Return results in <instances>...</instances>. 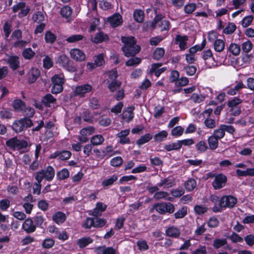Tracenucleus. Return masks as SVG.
Masks as SVG:
<instances>
[{
	"instance_id": "obj_12",
	"label": "nucleus",
	"mask_w": 254,
	"mask_h": 254,
	"mask_svg": "<svg viewBox=\"0 0 254 254\" xmlns=\"http://www.w3.org/2000/svg\"><path fill=\"white\" fill-rule=\"evenodd\" d=\"M70 55L72 59L78 62H82L86 59L85 54L79 49H71L70 51Z\"/></svg>"
},
{
	"instance_id": "obj_21",
	"label": "nucleus",
	"mask_w": 254,
	"mask_h": 254,
	"mask_svg": "<svg viewBox=\"0 0 254 254\" xmlns=\"http://www.w3.org/2000/svg\"><path fill=\"white\" fill-rule=\"evenodd\" d=\"M65 219L66 216L65 214L61 211L56 212L53 216V221L57 224L64 223Z\"/></svg>"
},
{
	"instance_id": "obj_37",
	"label": "nucleus",
	"mask_w": 254,
	"mask_h": 254,
	"mask_svg": "<svg viewBox=\"0 0 254 254\" xmlns=\"http://www.w3.org/2000/svg\"><path fill=\"white\" fill-rule=\"evenodd\" d=\"M236 29V26L233 23H229L223 29V33L225 34H231Z\"/></svg>"
},
{
	"instance_id": "obj_18",
	"label": "nucleus",
	"mask_w": 254,
	"mask_h": 254,
	"mask_svg": "<svg viewBox=\"0 0 254 254\" xmlns=\"http://www.w3.org/2000/svg\"><path fill=\"white\" fill-rule=\"evenodd\" d=\"M175 40L176 44L179 45L181 50H185L187 49V43L188 40L187 36L177 35Z\"/></svg>"
},
{
	"instance_id": "obj_20",
	"label": "nucleus",
	"mask_w": 254,
	"mask_h": 254,
	"mask_svg": "<svg viewBox=\"0 0 254 254\" xmlns=\"http://www.w3.org/2000/svg\"><path fill=\"white\" fill-rule=\"evenodd\" d=\"M161 66V64H152L151 68L150 69V73H154L155 75L157 77L159 76L161 73L165 70V68L164 67L160 68Z\"/></svg>"
},
{
	"instance_id": "obj_45",
	"label": "nucleus",
	"mask_w": 254,
	"mask_h": 254,
	"mask_svg": "<svg viewBox=\"0 0 254 254\" xmlns=\"http://www.w3.org/2000/svg\"><path fill=\"white\" fill-rule=\"evenodd\" d=\"M253 46L252 43L250 41L247 40L242 43V49L244 53H248L252 50Z\"/></svg>"
},
{
	"instance_id": "obj_32",
	"label": "nucleus",
	"mask_w": 254,
	"mask_h": 254,
	"mask_svg": "<svg viewBox=\"0 0 254 254\" xmlns=\"http://www.w3.org/2000/svg\"><path fill=\"white\" fill-rule=\"evenodd\" d=\"M244 87V85L241 82H238L235 86L233 87H231L227 91L228 94L233 95H235L237 93V92L240 90Z\"/></svg>"
},
{
	"instance_id": "obj_60",
	"label": "nucleus",
	"mask_w": 254,
	"mask_h": 254,
	"mask_svg": "<svg viewBox=\"0 0 254 254\" xmlns=\"http://www.w3.org/2000/svg\"><path fill=\"white\" fill-rule=\"evenodd\" d=\"M153 208L155 209L156 211L160 214H164L165 213L164 202L155 204L153 206Z\"/></svg>"
},
{
	"instance_id": "obj_40",
	"label": "nucleus",
	"mask_w": 254,
	"mask_h": 254,
	"mask_svg": "<svg viewBox=\"0 0 254 254\" xmlns=\"http://www.w3.org/2000/svg\"><path fill=\"white\" fill-rule=\"evenodd\" d=\"M84 36L81 34L72 35L67 37L66 41L68 43H75L82 40Z\"/></svg>"
},
{
	"instance_id": "obj_19",
	"label": "nucleus",
	"mask_w": 254,
	"mask_h": 254,
	"mask_svg": "<svg viewBox=\"0 0 254 254\" xmlns=\"http://www.w3.org/2000/svg\"><path fill=\"white\" fill-rule=\"evenodd\" d=\"M175 185V179L171 177L164 178L160 183L158 186L160 187H164V188H169Z\"/></svg>"
},
{
	"instance_id": "obj_61",
	"label": "nucleus",
	"mask_w": 254,
	"mask_h": 254,
	"mask_svg": "<svg viewBox=\"0 0 254 254\" xmlns=\"http://www.w3.org/2000/svg\"><path fill=\"white\" fill-rule=\"evenodd\" d=\"M196 9V4L194 3H190L187 4L184 7L185 12L190 14L193 12Z\"/></svg>"
},
{
	"instance_id": "obj_13",
	"label": "nucleus",
	"mask_w": 254,
	"mask_h": 254,
	"mask_svg": "<svg viewBox=\"0 0 254 254\" xmlns=\"http://www.w3.org/2000/svg\"><path fill=\"white\" fill-rule=\"evenodd\" d=\"M40 74V70L36 67L31 68L27 74V80L29 83L35 82Z\"/></svg>"
},
{
	"instance_id": "obj_34",
	"label": "nucleus",
	"mask_w": 254,
	"mask_h": 254,
	"mask_svg": "<svg viewBox=\"0 0 254 254\" xmlns=\"http://www.w3.org/2000/svg\"><path fill=\"white\" fill-rule=\"evenodd\" d=\"M13 107L16 110H26L25 105L24 102L20 99H16L14 100L12 103Z\"/></svg>"
},
{
	"instance_id": "obj_51",
	"label": "nucleus",
	"mask_w": 254,
	"mask_h": 254,
	"mask_svg": "<svg viewBox=\"0 0 254 254\" xmlns=\"http://www.w3.org/2000/svg\"><path fill=\"white\" fill-rule=\"evenodd\" d=\"M165 50L163 48H158L154 52L153 57L154 59L160 60L164 55Z\"/></svg>"
},
{
	"instance_id": "obj_30",
	"label": "nucleus",
	"mask_w": 254,
	"mask_h": 254,
	"mask_svg": "<svg viewBox=\"0 0 254 254\" xmlns=\"http://www.w3.org/2000/svg\"><path fill=\"white\" fill-rule=\"evenodd\" d=\"M104 141V138L100 134L95 135L91 138V143L93 145H99L102 144Z\"/></svg>"
},
{
	"instance_id": "obj_3",
	"label": "nucleus",
	"mask_w": 254,
	"mask_h": 254,
	"mask_svg": "<svg viewBox=\"0 0 254 254\" xmlns=\"http://www.w3.org/2000/svg\"><path fill=\"white\" fill-rule=\"evenodd\" d=\"M216 59L212 56L210 50L204 51L202 53V58L205 61V64L208 68L213 66H218L223 64L225 61L224 56H218L216 54Z\"/></svg>"
},
{
	"instance_id": "obj_25",
	"label": "nucleus",
	"mask_w": 254,
	"mask_h": 254,
	"mask_svg": "<svg viewBox=\"0 0 254 254\" xmlns=\"http://www.w3.org/2000/svg\"><path fill=\"white\" fill-rule=\"evenodd\" d=\"M93 242V240L89 237H84L78 240L77 244L80 248L86 247Z\"/></svg>"
},
{
	"instance_id": "obj_38",
	"label": "nucleus",
	"mask_w": 254,
	"mask_h": 254,
	"mask_svg": "<svg viewBox=\"0 0 254 254\" xmlns=\"http://www.w3.org/2000/svg\"><path fill=\"white\" fill-rule=\"evenodd\" d=\"M56 39V36L51 31H48L45 33V40L47 43L53 44Z\"/></svg>"
},
{
	"instance_id": "obj_47",
	"label": "nucleus",
	"mask_w": 254,
	"mask_h": 254,
	"mask_svg": "<svg viewBox=\"0 0 254 254\" xmlns=\"http://www.w3.org/2000/svg\"><path fill=\"white\" fill-rule=\"evenodd\" d=\"M118 180V177L116 175H113L110 178L104 180L102 183V186L106 188L108 186H111Z\"/></svg>"
},
{
	"instance_id": "obj_41",
	"label": "nucleus",
	"mask_w": 254,
	"mask_h": 254,
	"mask_svg": "<svg viewBox=\"0 0 254 254\" xmlns=\"http://www.w3.org/2000/svg\"><path fill=\"white\" fill-rule=\"evenodd\" d=\"M43 67L46 69H50L53 65L52 58L49 56H46L43 60Z\"/></svg>"
},
{
	"instance_id": "obj_64",
	"label": "nucleus",
	"mask_w": 254,
	"mask_h": 254,
	"mask_svg": "<svg viewBox=\"0 0 254 254\" xmlns=\"http://www.w3.org/2000/svg\"><path fill=\"white\" fill-rule=\"evenodd\" d=\"M117 250L112 247H103L102 254H116Z\"/></svg>"
},
{
	"instance_id": "obj_10",
	"label": "nucleus",
	"mask_w": 254,
	"mask_h": 254,
	"mask_svg": "<svg viewBox=\"0 0 254 254\" xmlns=\"http://www.w3.org/2000/svg\"><path fill=\"white\" fill-rule=\"evenodd\" d=\"M219 201L220 206H221V207H223L224 208H232L237 203V199L232 195H224Z\"/></svg>"
},
{
	"instance_id": "obj_6",
	"label": "nucleus",
	"mask_w": 254,
	"mask_h": 254,
	"mask_svg": "<svg viewBox=\"0 0 254 254\" xmlns=\"http://www.w3.org/2000/svg\"><path fill=\"white\" fill-rule=\"evenodd\" d=\"M33 125L32 121L28 118H24L15 121L12 127L16 133L20 132L26 128L30 127Z\"/></svg>"
},
{
	"instance_id": "obj_9",
	"label": "nucleus",
	"mask_w": 254,
	"mask_h": 254,
	"mask_svg": "<svg viewBox=\"0 0 254 254\" xmlns=\"http://www.w3.org/2000/svg\"><path fill=\"white\" fill-rule=\"evenodd\" d=\"M161 15H156L153 22L146 23L147 26H151L152 28L155 27L157 25L161 27L162 30H168L170 28V22L167 20H162Z\"/></svg>"
},
{
	"instance_id": "obj_16",
	"label": "nucleus",
	"mask_w": 254,
	"mask_h": 254,
	"mask_svg": "<svg viewBox=\"0 0 254 254\" xmlns=\"http://www.w3.org/2000/svg\"><path fill=\"white\" fill-rule=\"evenodd\" d=\"M109 39L108 36L103 33L99 31L97 33L94 37H91V41L95 43L98 44L103 42H106Z\"/></svg>"
},
{
	"instance_id": "obj_55",
	"label": "nucleus",
	"mask_w": 254,
	"mask_h": 254,
	"mask_svg": "<svg viewBox=\"0 0 254 254\" xmlns=\"http://www.w3.org/2000/svg\"><path fill=\"white\" fill-rule=\"evenodd\" d=\"M167 132L165 130H163L155 134L154 136V139L155 141L160 142L162 141L164 138L167 137Z\"/></svg>"
},
{
	"instance_id": "obj_57",
	"label": "nucleus",
	"mask_w": 254,
	"mask_h": 254,
	"mask_svg": "<svg viewBox=\"0 0 254 254\" xmlns=\"http://www.w3.org/2000/svg\"><path fill=\"white\" fill-rule=\"evenodd\" d=\"M69 173L67 169H64L57 173V177L60 180H65L69 177Z\"/></svg>"
},
{
	"instance_id": "obj_23",
	"label": "nucleus",
	"mask_w": 254,
	"mask_h": 254,
	"mask_svg": "<svg viewBox=\"0 0 254 254\" xmlns=\"http://www.w3.org/2000/svg\"><path fill=\"white\" fill-rule=\"evenodd\" d=\"M98 115V114L97 112H93L92 114L91 112H84L82 118L84 121L92 123L97 120V118H95V116H97Z\"/></svg>"
},
{
	"instance_id": "obj_5",
	"label": "nucleus",
	"mask_w": 254,
	"mask_h": 254,
	"mask_svg": "<svg viewBox=\"0 0 254 254\" xmlns=\"http://www.w3.org/2000/svg\"><path fill=\"white\" fill-rule=\"evenodd\" d=\"M108 79L107 82L108 83V88L111 92H115L117 89H120L121 86V82L116 79L118 77L117 71L116 69L112 70L107 72Z\"/></svg>"
},
{
	"instance_id": "obj_15",
	"label": "nucleus",
	"mask_w": 254,
	"mask_h": 254,
	"mask_svg": "<svg viewBox=\"0 0 254 254\" xmlns=\"http://www.w3.org/2000/svg\"><path fill=\"white\" fill-rule=\"evenodd\" d=\"M108 21L111 26L113 27L120 26L123 22L122 17L119 13H116L109 17Z\"/></svg>"
},
{
	"instance_id": "obj_59",
	"label": "nucleus",
	"mask_w": 254,
	"mask_h": 254,
	"mask_svg": "<svg viewBox=\"0 0 254 254\" xmlns=\"http://www.w3.org/2000/svg\"><path fill=\"white\" fill-rule=\"evenodd\" d=\"M94 62L98 66H101L105 63L104 55L100 54L94 57Z\"/></svg>"
},
{
	"instance_id": "obj_33",
	"label": "nucleus",
	"mask_w": 254,
	"mask_h": 254,
	"mask_svg": "<svg viewBox=\"0 0 254 254\" xmlns=\"http://www.w3.org/2000/svg\"><path fill=\"white\" fill-rule=\"evenodd\" d=\"M242 100L238 98L235 97L228 101L227 105L231 108L232 110L238 108L239 105L242 103Z\"/></svg>"
},
{
	"instance_id": "obj_39",
	"label": "nucleus",
	"mask_w": 254,
	"mask_h": 254,
	"mask_svg": "<svg viewBox=\"0 0 254 254\" xmlns=\"http://www.w3.org/2000/svg\"><path fill=\"white\" fill-rule=\"evenodd\" d=\"M144 12L141 10H135L133 13L135 20L138 22H142L144 19Z\"/></svg>"
},
{
	"instance_id": "obj_46",
	"label": "nucleus",
	"mask_w": 254,
	"mask_h": 254,
	"mask_svg": "<svg viewBox=\"0 0 254 254\" xmlns=\"http://www.w3.org/2000/svg\"><path fill=\"white\" fill-rule=\"evenodd\" d=\"M45 16L41 11H38L35 13L32 16L33 21L37 23H40L44 21Z\"/></svg>"
},
{
	"instance_id": "obj_36",
	"label": "nucleus",
	"mask_w": 254,
	"mask_h": 254,
	"mask_svg": "<svg viewBox=\"0 0 254 254\" xmlns=\"http://www.w3.org/2000/svg\"><path fill=\"white\" fill-rule=\"evenodd\" d=\"M225 97V94L224 93H220L216 96L215 98V100H210L208 104L209 105H213L216 106L218 103L223 101L224 100Z\"/></svg>"
},
{
	"instance_id": "obj_4",
	"label": "nucleus",
	"mask_w": 254,
	"mask_h": 254,
	"mask_svg": "<svg viewBox=\"0 0 254 254\" xmlns=\"http://www.w3.org/2000/svg\"><path fill=\"white\" fill-rule=\"evenodd\" d=\"M218 34L214 31H211L208 33V41L213 43L214 50L219 54L225 49V43L223 39H218Z\"/></svg>"
},
{
	"instance_id": "obj_24",
	"label": "nucleus",
	"mask_w": 254,
	"mask_h": 254,
	"mask_svg": "<svg viewBox=\"0 0 254 254\" xmlns=\"http://www.w3.org/2000/svg\"><path fill=\"white\" fill-rule=\"evenodd\" d=\"M227 244L226 239L216 238L214 240L212 246L215 249H218L225 246Z\"/></svg>"
},
{
	"instance_id": "obj_31",
	"label": "nucleus",
	"mask_w": 254,
	"mask_h": 254,
	"mask_svg": "<svg viewBox=\"0 0 254 254\" xmlns=\"http://www.w3.org/2000/svg\"><path fill=\"white\" fill-rule=\"evenodd\" d=\"M52 82L53 84L63 85L64 83V74L63 73L55 74L52 78Z\"/></svg>"
},
{
	"instance_id": "obj_42",
	"label": "nucleus",
	"mask_w": 254,
	"mask_h": 254,
	"mask_svg": "<svg viewBox=\"0 0 254 254\" xmlns=\"http://www.w3.org/2000/svg\"><path fill=\"white\" fill-rule=\"evenodd\" d=\"M56 99L50 94L45 95L42 99L43 103L48 106H49L51 104L54 103Z\"/></svg>"
},
{
	"instance_id": "obj_49",
	"label": "nucleus",
	"mask_w": 254,
	"mask_h": 254,
	"mask_svg": "<svg viewBox=\"0 0 254 254\" xmlns=\"http://www.w3.org/2000/svg\"><path fill=\"white\" fill-rule=\"evenodd\" d=\"M187 214V207L183 206L176 212L174 215L176 219H180L184 217Z\"/></svg>"
},
{
	"instance_id": "obj_44",
	"label": "nucleus",
	"mask_w": 254,
	"mask_h": 254,
	"mask_svg": "<svg viewBox=\"0 0 254 254\" xmlns=\"http://www.w3.org/2000/svg\"><path fill=\"white\" fill-rule=\"evenodd\" d=\"M72 13V9L70 7L68 6H65L63 7L61 10V14L63 17L66 18H69Z\"/></svg>"
},
{
	"instance_id": "obj_14",
	"label": "nucleus",
	"mask_w": 254,
	"mask_h": 254,
	"mask_svg": "<svg viewBox=\"0 0 254 254\" xmlns=\"http://www.w3.org/2000/svg\"><path fill=\"white\" fill-rule=\"evenodd\" d=\"M22 229L27 233H31L35 231L36 229V225L33 223L31 218L26 219L22 224Z\"/></svg>"
},
{
	"instance_id": "obj_27",
	"label": "nucleus",
	"mask_w": 254,
	"mask_h": 254,
	"mask_svg": "<svg viewBox=\"0 0 254 254\" xmlns=\"http://www.w3.org/2000/svg\"><path fill=\"white\" fill-rule=\"evenodd\" d=\"M229 51L234 56H238L241 51L240 46L235 43H231L230 44L228 48Z\"/></svg>"
},
{
	"instance_id": "obj_11",
	"label": "nucleus",
	"mask_w": 254,
	"mask_h": 254,
	"mask_svg": "<svg viewBox=\"0 0 254 254\" xmlns=\"http://www.w3.org/2000/svg\"><path fill=\"white\" fill-rule=\"evenodd\" d=\"M92 90V86L89 84H84L75 87L73 93L74 95L78 96L80 97H83L86 94L89 93Z\"/></svg>"
},
{
	"instance_id": "obj_52",
	"label": "nucleus",
	"mask_w": 254,
	"mask_h": 254,
	"mask_svg": "<svg viewBox=\"0 0 254 254\" xmlns=\"http://www.w3.org/2000/svg\"><path fill=\"white\" fill-rule=\"evenodd\" d=\"M35 55V52L31 48L25 49L22 52V56L25 59H31Z\"/></svg>"
},
{
	"instance_id": "obj_35",
	"label": "nucleus",
	"mask_w": 254,
	"mask_h": 254,
	"mask_svg": "<svg viewBox=\"0 0 254 254\" xmlns=\"http://www.w3.org/2000/svg\"><path fill=\"white\" fill-rule=\"evenodd\" d=\"M196 186V183L195 180L193 179H190L185 183V187L186 189L189 191L193 190Z\"/></svg>"
},
{
	"instance_id": "obj_28",
	"label": "nucleus",
	"mask_w": 254,
	"mask_h": 254,
	"mask_svg": "<svg viewBox=\"0 0 254 254\" xmlns=\"http://www.w3.org/2000/svg\"><path fill=\"white\" fill-rule=\"evenodd\" d=\"M218 140L219 139L213 135H211L208 137L207 141L209 148L210 149L215 150L217 148L218 145Z\"/></svg>"
},
{
	"instance_id": "obj_22",
	"label": "nucleus",
	"mask_w": 254,
	"mask_h": 254,
	"mask_svg": "<svg viewBox=\"0 0 254 254\" xmlns=\"http://www.w3.org/2000/svg\"><path fill=\"white\" fill-rule=\"evenodd\" d=\"M7 62L10 67L13 70L16 69L19 65L18 58L16 56H11L7 59Z\"/></svg>"
},
{
	"instance_id": "obj_7",
	"label": "nucleus",
	"mask_w": 254,
	"mask_h": 254,
	"mask_svg": "<svg viewBox=\"0 0 254 254\" xmlns=\"http://www.w3.org/2000/svg\"><path fill=\"white\" fill-rule=\"evenodd\" d=\"M6 145L13 150H20L27 147L28 143L26 141L18 139L14 137L7 140Z\"/></svg>"
},
{
	"instance_id": "obj_63",
	"label": "nucleus",
	"mask_w": 254,
	"mask_h": 254,
	"mask_svg": "<svg viewBox=\"0 0 254 254\" xmlns=\"http://www.w3.org/2000/svg\"><path fill=\"white\" fill-rule=\"evenodd\" d=\"M196 148L197 151L203 152L208 148L207 146L204 141H200L196 144Z\"/></svg>"
},
{
	"instance_id": "obj_54",
	"label": "nucleus",
	"mask_w": 254,
	"mask_h": 254,
	"mask_svg": "<svg viewBox=\"0 0 254 254\" xmlns=\"http://www.w3.org/2000/svg\"><path fill=\"white\" fill-rule=\"evenodd\" d=\"M55 241L51 238L46 239L44 240L42 243V247L45 249H50L55 245Z\"/></svg>"
},
{
	"instance_id": "obj_17",
	"label": "nucleus",
	"mask_w": 254,
	"mask_h": 254,
	"mask_svg": "<svg viewBox=\"0 0 254 254\" xmlns=\"http://www.w3.org/2000/svg\"><path fill=\"white\" fill-rule=\"evenodd\" d=\"M165 233L167 236L175 238H178L181 234L180 229L174 226L168 228Z\"/></svg>"
},
{
	"instance_id": "obj_48",
	"label": "nucleus",
	"mask_w": 254,
	"mask_h": 254,
	"mask_svg": "<svg viewBox=\"0 0 254 254\" xmlns=\"http://www.w3.org/2000/svg\"><path fill=\"white\" fill-rule=\"evenodd\" d=\"M224 135L225 131L223 127H222V125H221L219 128L215 129L212 135L214 136V137L217 138L218 139H220L224 136Z\"/></svg>"
},
{
	"instance_id": "obj_50",
	"label": "nucleus",
	"mask_w": 254,
	"mask_h": 254,
	"mask_svg": "<svg viewBox=\"0 0 254 254\" xmlns=\"http://www.w3.org/2000/svg\"><path fill=\"white\" fill-rule=\"evenodd\" d=\"M207 113H208V117L205 119L204 124L208 128H213L216 126L215 122L214 120L209 118L211 112Z\"/></svg>"
},
{
	"instance_id": "obj_53",
	"label": "nucleus",
	"mask_w": 254,
	"mask_h": 254,
	"mask_svg": "<svg viewBox=\"0 0 254 254\" xmlns=\"http://www.w3.org/2000/svg\"><path fill=\"white\" fill-rule=\"evenodd\" d=\"M80 135L78 136V139L80 142L85 143L88 141L87 136L89 135L86 132V130L82 128L80 132Z\"/></svg>"
},
{
	"instance_id": "obj_56",
	"label": "nucleus",
	"mask_w": 254,
	"mask_h": 254,
	"mask_svg": "<svg viewBox=\"0 0 254 254\" xmlns=\"http://www.w3.org/2000/svg\"><path fill=\"white\" fill-rule=\"evenodd\" d=\"M11 23L10 21H6L3 25V31L4 35L8 37L11 32Z\"/></svg>"
},
{
	"instance_id": "obj_29",
	"label": "nucleus",
	"mask_w": 254,
	"mask_h": 254,
	"mask_svg": "<svg viewBox=\"0 0 254 254\" xmlns=\"http://www.w3.org/2000/svg\"><path fill=\"white\" fill-rule=\"evenodd\" d=\"M152 135L151 133H146L141 136L137 141L136 144L139 146L149 142L152 138Z\"/></svg>"
},
{
	"instance_id": "obj_26",
	"label": "nucleus",
	"mask_w": 254,
	"mask_h": 254,
	"mask_svg": "<svg viewBox=\"0 0 254 254\" xmlns=\"http://www.w3.org/2000/svg\"><path fill=\"white\" fill-rule=\"evenodd\" d=\"M57 63L63 67H64L69 63V58L64 54L60 56L57 60Z\"/></svg>"
},
{
	"instance_id": "obj_58",
	"label": "nucleus",
	"mask_w": 254,
	"mask_h": 254,
	"mask_svg": "<svg viewBox=\"0 0 254 254\" xmlns=\"http://www.w3.org/2000/svg\"><path fill=\"white\" fill-rule=\"evenodd\" d=\"M141 62V59L137 58V57H134L132 58H131L129 60H128L126 63V64L127 66H133V65H136L140 64Z\"/></svg>"
},
{
	"instance_id": "obj_62",
	"label": "nucleus",
	"mask_w": 254,
	"mask_h": 254,
	"mask_svg": "<svg viewBox=\"0 0 254 254\" xmlns=\"http://www.w3.org/2000/svg\"><path fill=\"white\" fill-rule=\"evenodd\" d=\"M133 117L132 112H124L121 116L122 121L127 123L130 121Z\"/></svg>"
},
{
	"instance_id": "obj_8",
	"label": "nucleus",
	"mask_w": 254,
	"mask_h": 254,
	"mask_svg": "<svg viewBox=\"0 0 254 254\" xmlns=\"http://www.w3.org/2000/svg\"><path fill=\"white\" fill-rule=\"evenodd\" d=\"M210 177H214V180L212 182V186L215 190H219L223 188L227 183V177L223 174H209Z\"/></svg>"
},
{
	"instance_id": "obj_2",
	"label": "nucleus",
	"mask_w": 254,
	"mask_h": 254,
	"mask_svg": "<svg viewBox=\"0 0 254 254\" xmlns=\"http://www.w3.org/2000/svg\"><path fill=\"white\" fill-rule=\"evenodd\" d=\"M122 41L124 44L122 50L126 57L133 56L139 52L140 47L135 45L133 37H122Z\"/></svg>"
},
{
	"instance_id": "obj_1",
	"label": "nucleus",
	"mask_w": 254,
	"mask_h": 254,
	"mask_svg": "<svg viewBox=\"0 0 254 254\" xmlns=\"http://www.w3.org/2000/svg\"><path fill=\"white\" fill-rule=\"evenodd\" d=\"M55 176V170L54 168L50 166L47 167L46 170H41L36 172L35 176V180L37 182L34 184L33 188L34 193L39 194L41 192V183L44 178L48 181H51Z\"/></svg>"
},
{
	"instance_id": "obj_43",
	"label": "nucleus",
	"mask_w": 254,
	"mask_h": 254,
	"mask_svg": "<svg viewBox=\"0 0 254 254\" xmlns=\"http://www.w3.org/2000/svg\"><path fill=\"white\" fill-rule=\"evenodd\" d=\"M181 148V144L180 142L178 141L177 142L172 143V144L166 145L164 148L168 151H170L174 150H178Z\"/></svg>"
}]
</instances>
